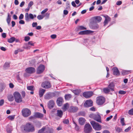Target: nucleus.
<instances>
[{"label":"nucleus","instance_id":"nucleus-52","mask_svg":"<svg viewBox=\"0 0 133 133\" xmlns=\"http://www.w3.org/2000/svg\"><path fill=\"white\" fill-rule=\"evenodd\" d=\"M28 44L29 45H30L31 46H34V44L33 43V42L32 41H29L28 42Z\"/></svg>","mask_w":133,"mask_h":133},{"label":"nucleus","instance_id":"nucleus-28","mask_svg":"<svg viewBox=\"0 0 133 133\" xmlns=\"http://www.w3.org/2000/svg\"><path fill=\"white\" fill-rule=\"evenodd\" d=\"M46 132L47 133H53L54 131V130L52 128H46Z\"/></svg>","mask_w":133,"mask_h":133},{"label":"nucleus","instance_id":"nucleus-4","mask_svg":"<svg viewBox=\"0 0 133 133\" xmlns=\"http://www.w3.org/2000/svg\"><path fill=\"white\" fill-rule=\"evenodd\" d=\"M90 123L94 129L96 130L99 131L101 129V126L98 123L93 121H91Z\"/></svg>","mask_w":133,"mask_h":133},{"label":"nucleus","instance_id":"nucleus-51","mask_svg":"<svg viewBox=\"0 0 133 133\" xmlns=\"http://www.w3.org/2000/svg\"><path fill=\"white\" fill-rule=\"evenodd\" d=\"M51 38L53 39H54L55 38L57 37V36L55 34H53L51 36Z\"/></svg>","mask_w":133,"mask_h":133},{"label":"nucleus","instance_id":"nucleus-55","mask_svg":"<svg viewBox=\"0 0 133 133\" xmlns=\"http://www.w3.org/2000/svg\"><path fill=\"white\" fill-rule=\"evenodd\" d=\"M48 9L47 8H46L44 10L42 11L41 12V14H43L45 13L48 10Z\"/></svg>","mask_w":133,"mask_h":133},{"label":"nucleus","instance_id":"nucleus-34","mask_svg":"<svg viewBox=\"0 0 133 133\" xmlns=\"http://www.w3.org/2000/svg\"><path fill=\"white\" fill-rule=\"evenodd\" d=\"M8 14V17L6 19V21L8 24L9 25L10 24V22L11 21V16L9 13Z\"/></svg>","mask_w":133,"mask_h":133},{"label":"nucleus","instance_id":"nucleus-33","mask_svg":"<svg viewBox=\"0 0 133 133\" xmlns=\"http://www.w3.org/2000/svg\"><path fill=\"white\" fill-rule=\"evenodd\" d=\"M15 40V38L14 37H12L9 39L8 40V41L10 43H12L14 42Z\"/></svg>","mask_w":133,"mask_h":133},{"label":"nucleus","instance_id":"nucleus-49","mask_svg":"<svg viewBox=\"0 0 133 133\" xmlns=\"http://www.w3.org/2000/svg\"><path fill=\"white\" fill-rule=\"evenodd\" d=\"M126 93V91L123 90H120L119 91V93L121 94H124Z\"/></svg>","mask_w":133,"mask_h":133},{"label":"nucleus","instance_id":"nucleus-19","mask_svg":"<svg viewBox=\"0 0 133 133\" xmlns=\"http://www.w3.org/2000/svg\"><path fill=\"white\" fill-rule=\"evenodd\" d=\"M113 74L114 75H119L120 73L118 68L116 67L114 68L113 69Z\"/></svg>","mask_w":133,"mask_h":133},{"label":"nucleus","instance_id":"nucleus-1","mask_svg":"<svg viewBox=\"0 0 133 133\" xmlns=\"http://www.w3.org/2000/svg\"><path fill=\"white\" fill-rule=\"evenodd\" d=\"M24 129L25 131L28 132H33L35 131L34 126L31 123H28L24 126Z\"/></svg>","mask_w":133,"mask_h":133},{"label":"nucleus","instance_id":"nucleus-21","mask_svg":"<svg viewBox=\"0 0 133 133\" xmlns=\"http://www.w3.org/2000/svg\"><path fill=\"white\" fill-rule=\"evenodd\" d=\"M46 90L45 89L41 88L40 89L39 91V96L40 97H42L43 95Z\"/></svg>","mask_w":133,"mask_h":133},{"label":"nucleus","instance_id":"nucleus-54","mask_svg":"<svg viewBox=\"0 0 133 133\" xmlns=\"http://www.w3.org/2000/svg\"><path fill=\"white\" fill-rule=\"evenodd\" d=\"M23 17H24V15H23V14H20V16L19 17V20H21V19H22L23 18Z\"/></svg>","mask_w":133,"mask_h":133},{"label":"nucleus","instance_id":"nucleus-53","mask_svg":"<svg viewBox=\"0 0 133 133\" xmlns=\"http://www.w3.org/2000/svg\"><path fill=\"white\" fill-rule=\"evenodd\" d=\"M33 2L32 1H30L29 4H28V7H29L30 8L33 5Z\"/></svg>","mask_w":133,"mask_h":133},{"label":"nucleus","instance_id":"nucleus-27","mask_svg":"<svg viewBox=\"0 0 133 133\" xmlns=\"http://www.w3.org/2000/svg\"><path fill=\"white\" fill-rule=\"evenodd\" d=\"M94 19L97 22H100L102 19V18L100 16H97L94 17Z\"/></svg>","mask_w":133,"mask_h":133},{"label":"nucleus","instance_id":"nucleus-63","mask_svg":"<svg viewBox=\"0 0 133 133\" xmlns=\"http://www.w3.org/2000/svg\"><path fill=\"white\" fill-rule=\"evenodd\" d=\"M68 13V11L66 10H64L63 11L64 14L65 15H67Z\"/></svg>","mask_w":133,"mask_h":133},{"label":"nucleus","instance_id":"nucleus-44","mask_svg":"<svg viewBox=\"0 0 133 133\" xmlns=\"http://www.w3.org/2000/svg\"><path fill=\"white\" fill-rule=\"evenodd\" d=\"M79 29V30H86V29L84 27L82 26H79L78 27Z\"/></svg>","mask_w":133,"mask_h":133},{"label":"nucleus","instance_id":"nucleus-15","mask_svg":"<svg viewBox=\"0 0 133 133\" xmlns=\"http://www.w3.org/2000/svg\"><path fill=\"white\" fill-rule=\"evenodd\" d=\"M93 32L90 30H86L79 32L78 34L80 35H84L92 33Z\"/></svg>","mask_w":133,"mask_h":133},{"label":"nucleus","instance_id":"nucleus-9","mask_svg":"<svg viewBox=\"0 0 133 133\" xmlns=\"http://www.w3.org/2000/svg\"><path fill=\"white\" fill-rule=\"evenodd\" d=\"M93 92L92 91H89L84 92L83 93V96L86 98H89L92 96Z\"/></svg>","mask_w":133,"mask_h":133},{"label":"nucleus","instance_id":"nucleus-26","mask_svg":"<svg viewBox=\"0 0 133 133\" xmlns=\"http://www.w3.org/2000/svg\"><path fill=\"white\" fill-rule=\"evenodd\" d=\"M131 72V70H123L122 71V74L123 75H125L130 74Z\"/></svg>","mask_w":133,"mask_h":133},{"label":"nucleus","instance_id":"nucleus-8","mask_svg":"<svg viewBox=\"0 0 133 133\" xmlns=\"http://www.w3.org/2000/svg\"><path fill=\"white\" fill-rule=\"evenodd\" d=\"M41 86L42 88H44L49 89L51 87V85L49 82L45 81L42 83Z\"/></svg>","mask_w":133,"mask_h":133},{"label":"nucleus","instance_id":"nucleus-42","mask_svg":"<svg viewBox=\"0 0 133 133\" xmlns=\"http://www.w3.org/2000/svg\"><path fill=\"white\" fill-rule=\"evenodd\" d=\"M124 118H122L121 119V123L122 126L125 125L124 123Z\"/></svg>","mask_w":133,"mask_h":133},{"label":"nucleus","instance_id":"nucleus-30","mask_svg":"<svg viewBox=\"0 0 133 133\" xmlns=\"http://www.w3.org/2000/svg\"><path fill=\"white\" fill-rule=\"evenodd\" d=\"M72 91L75 95H78L81 92L80 90L78 89L73 90Z\"/></svg>","mask_w":133,"mask_h":133},{"label":"nucleus","instance_id":"nucleus-3","mask_svg":"<svg viewBox=\"0 0 133 133\" xmlns=\"http://www.w3.org/2000/svg\"><path fill=\"white\" fill-rule=\"evenodd\" d=\"M89 116L90 118H93L97 122L102 123L101 117L98 114H91L89 115Z\"/></svg>","mask_w":133,"mask_h":133},{"label":"nucleus","instance_id":"nucleus-40","mask_svg":"<svg viewBox=\"0 0 133 133\" xmlns=\"http://www.w3.org/2000/svg\"><path fill=\"white\" fill-rule=\"evenodd\" d=\"M73 123L75 124V130L77 131L78 130H79V128L78 126L77 125V124L74 121H73Z\"/></svg>","mask_w":133,"mask_h":133},{"label":"nucleus","instance_id":"nucleus-60","mask_svg":"<svg viewBox=\"0 0 133 133\" xmlns=\"http://www.w3.org/2000/svg\"><path fill=\"white\" fill-rule=\"evenodd\" d=\"M4 103V100L3 99H1L0 100V106L2 105Z\"/></svg>","mask_w":133,"mask_h":133},{"label":"nucleus","instance_id":"nucleus-38","mask_svg":"<svg viewBox=\"0 0 133 133\" xmlns=\"http://www.w3.org/2000/svg\"><path fill=\"white\" fill-rule=\"evenodd\" d=\"M8 99L10 101H12L14 99V97L12 95H9L8 96Z\"/></svg>","mask_w":133,"mask_h":133},{"label":"nucleus","instance_id":"nucleus-57","mask_svg":"<svg viewBox=\"0 0 133 133\" xmlns=\"http://www.w3.org/2000/svg\"><path fill=\"white\" fill-rule=\"evenodd\" d=\"M29 16L30 18L31 19H34V16L32 14H29Z\"/></svg>","mask_w":133,"mask_h":133},{"label":"nucleus","instance_id":"nucleus-7","mask_svg":"<svg viewBox=\"0 0 133 133\" xmlns=\"http://www.w3.org/2000/svg\"><path fill=\"white\" fill-rule=\"evenodd\" d=\"M92 128L90 124L88 123L85 124L84 128V131L85 133H89L91 132Z\"/></svg>","mask_w":133,"mask_h":133},{"label":"nucleus","instance_id":"nucleus-10","mask_svg":"<svg viewBox=\"0 0 133 133\" xmlns=\"http://www.w3.org/2000/svg\"><path fill=\"white\" fill-rule=\"evenodd\" d=\"M45 66L43 65H40L38 68L37 72L38 74H40L43 72L44 70Z\"/></svg>","mask_w":133,"mask_h":133},{"label":"nucleus","instance_id":"nucleus-12","mask_svg":"<svg viewBox=\"0 0 133 133\" xmlns=\"http://www.w3.org/2000/svg\"><path fill=\"white\" fill-rule=\"evenodd\" d=\"M78 109L77 107L71 106L69 108L68 111L74 113L76 112Z\"/></svg>","mask_w":133,"mask_h":133},{"label":"nucleus","instance_id":"nucleus-18","mask_svg":"<svg viewBox=\"0 0 133 133\" xmlns=\"http://www.w3.org/2000/svg\"><path fill=\"white\" fill-rule=\"evenodd\" d=\"M105 18V20L104 22V25L105 26L111 20V18L109 17L108 16H104Z\"/></svg>","mask_w":133,"mask_h":133},{"label":"nucleus","instance_id":"nucleus-58","mask_svg":"<svg viewBox=\"0 0 133 133\" xmlns=\"http://www.w3.org/2000/svg\"><path fill=\"white\" fill-rule=\"evenodd\" d=\"M122 3L121 1H118L116 3V4L117 5H119L121 4Z\"/></svg>","mask_w":133,"mask_h":133},{"label":"nucleus","instance_id":"nucleus-20","mask_svg":"<svg viewBox=\"0 0 133 133\" xmlns=\"http://www.w3.org/2000/svg\"><path fill=\"white\" fill-rule=\"evenodd\" d=\"M115 86V84L112 83H110L108 86V88L111 91H114V88Z\"/></svg>","mask_w":133,"mask_h":133},{"label":"nucleus","instance_id":"nucleus-59","mask_svg":"<svg viewBox=\"0 0 133 133\" xmlns=\"http://www.w3.org/2000/svg\"><path fill=\"white\" fill-rule=\"evenodd\" d=\"M131 129V127H129L127 128L125 130V132H128Z\"/></svg>","mask_w":133,"mask_h":133},{"label":"nucleus","instance_id":"nucleus-23","mask_svg":"<svg viewBox=\"0 0 133 133\" xmlns=\"http://www.w3.org/2000/svg\"><path fill=\"white\" fill-rule=\"evenodd\" d=\"M85 122V120L84 118H80L79 119V123L81 125H83Z\"/></svg>","mask_w":133,"mask_h":133},{"label":"nucleus","instance_id":"nucleus-39","mask_svg":"<svg viewBox=\"0 0 133 133\" xmlns=\"http://www.w3.org/2000/svg\"><path fill=\"white\" fill-rule=\"evenodd\" d=\"M103 91L105 93H107L109 92L110 90V89L108 88H105L103 89Z\"/></svg>","mask_w":133,"mask_h":133},{"label":"nucleus","instance_id":"nucleus-56","mask_svg":"<svg viewBox=\"0 0 133 133\" xmlns=\"http://www.w3.org/2000/svg\"><path fill=\"white\" fill-rule=\"evenodd\" d=\"M21 94L23 97H24L25 96V93L24 91H22L21 93Z\"/></svg>","mask_w":133,"mask_h":133},{"label":"nucleus","instance_id":"nucleus-14","mask_svg":"<svg viewBox=\"0 0 133 133\" xmlns=\"http://www.w3.org/2000/svg\"><path fill=\"white\" fill-rule=\"evenodd\" d=\"M64 102L63 99L61 97H59L57 100V103L59 106H61L63 104Z\"/></svg>","mask_w":133,"mask_h":133},{"label":"nucleus","instance_id":"nucleus-29","mask_svg":"<svg viewBox=\"0 0 133 133\" xmlns=\"http://www.w3.org/2000/svg\"><path fill=\"white\" fill-rule=\"evenodd\" d=\"M12 130V127L10 125H8L6 128V130L8 132L11 133Z\"/></svg>","mask_w":133,"mask_h":133},{"label":"nucleus","instance_id":"nucleus-64","mask_svg":"<svg viewBox=\"0 0 133 133\" xmlns=\"http://www.w3.org/2000/svg\"><path fill=\"white\" fill-rule=\"evenodd\" d=\"M36 125L40 127L41 125V123L39 122L38 121L36 122Z\"/></svg>","mask_w":133,"mask_h":133},{"label":"nucleus","instance_id":"nucleus-45","mask_svg":"<svg viewBox=\"0 0 133 133\" xmlns=\"http://www.w3.org/2000/svg\"><path fill=\"white\" fill-rule=\"evenodd\" d=\"M128 113L130 115H133V108L129 110Z\"/></svg>","mask_w":133,"mask_h":133},{"label":"nucleus","instance_id":"nucleus-11","mask_svg":"<svg viewBox=\"0 0 133 133\" xmlns=\"http://www.w3.org/2000/svg\"><path fill=\"white\" fill-rule=\"evenodd\" d=\"M26 72L28 74H32L35 72L36 70L35 68L32 67L27 68L25 70Z\"/></svg>","mask_w":133,"mask_h":133},{"label":"nucleus","instance_id":"nucleus-2","mask_svg":"<svg viewBox=\"0 0 133 133\" xmlns=\"http://www.w3.org/2000/svg\"><path fill=\"white\" fill-rule=\"evenodd\" d=\"M15 101L17 103H19L22 101V98L20 94L18 92H15L13 94Z\"/></svg>","mask_w":133,"mask_h":133},{"label":"nucleus","instance_id":"nucleus-41","mask_svg":"<svg viewBox=\"0 0 133 133\" xmlns=\"http://www.w3.org/2000/svg\"><path fill=\"white\" fill-rule=\"evenodd\" d=\"M15 115L9 116L8 117V118L11 120H13L15 118Z\"/></svg>","mask_w":133,"mask_h":133},{"label":"nucleus","instance_id":"nucleus-16","mask_svg":"<svg viewBox=\"0 0 133 133\" xmlns=\"http://www.w3.org/2000/svg\"><path fill=\"white\" fill-rule=\"evenodd\" d=\"M34 116L36 118H41L43 116V114L39 112H35L34 113Z\"/></svg>","mask_w":133,"mask_h":133},{"label":"nucleus","instance_id":"nucleus-35","mask_svg":"<svg viewBox=\"0 0 133 133\" xmlns=\"http://www.w3.org/2000/svg\"><path fill=\"white\" fill-rule=\"evenodd\" d=\"M46 129V127H43L42 129L39 130L38 133H43L44 132Z\"/></svg>","mask_w":133,"mask_h":133},{"label":"nucleus","instance_id":"nucleus-48","mask_svg":"<svg viewBox=\"0 0 133 133\" xmlns=\"http://www.w3.org/2000/svg\"><path fill=\"white\" fill-rule=\"evenodd\" d=\"M66 9H68L70 8V2H69L68 1H67L66 2Z\"/></svg>","mask_w":133,"mask_h":133},{"label":"nucleus","instance_id":"nucleus-46","mask_svg":"<svg viewBox=\"0 0 133 133\" xmlns=\"http://www.w3.org/2000/svg\"><path fill=\"white\" fill-rule=\"evenodd\" d=\"M44 16L41 15H39L37 16V18L39 20H41L43 18Z\"/></svg>","mask_w":133,"mask_h":133},{"label":"nucleus","instance_id":"nucleus-43","mask_svg":"<svg viewBox=\"0 0 133 133\" xmlns=\"http://www.w3.org/2000/svg\"><path fill=\"white\" fill-rule=\"evenodd\" d=\"M3 66L4 68L9 67L10 66V64L8 63H5L4 64Z\"/></svg>","mask_w":133,"mask_h":133},{"label":"nucleus","instance_id":"nucleus-22","mask_svg":"<svg viewBox=\"0 0 133 133\" xmlns=\"http://www.w3.org/2000/svg\"><path fill=\"white\" fill-rule=\"evenodd\" d=\"M52 97L51 94L49 93L46 94L45 95L44 98L46 99H50Z\"/></svg>","mask_w":133,"mask_h":133},{"label":"nucleus","instance_id":"nucleus-13","mask_svg":"<svg viewBox=\"0 0 133 133\" xmlns=\"http://www.w3.org/2000/svg\"><path fill=\"white\" fill-rule=\"evenodd\" d=\"M93 105V102L92 101L90 100L85 101L84 104V106L85 107H88L92 106Z\"/></svg>","mask_w":133,"mask_h":133},{"label":"nucleus","instance_id":"nucleus-36","mask_svg":"<svg viewBox=\"0 0 133 133\" xmlns=\"http://www.w3.org/2000/svg\"><path fill=\"white\" fill-rule=\"evenodd\" d=\"M72 96L70 94H66L65 96V99L69 100L71 97Z\"/></svg>","mask_w":133,"mask_h":133},{"label":"nucleus","instance_id":"nucleus-47","mask_svg":"<svg viewBox=\"0 0 133 133\" xmlns=\"http://www.w3.org/2000/svg\"><path fill=\"white\" fill-rule=\"evenodd\" d=\"M30 38L29 36H25L24 37V40L25 41H28L30 39Z\"/></svg>","mask_w":133,"mask_h":133},{"label":"nucleus","instance_id":"nucleus-62","mask_svg":"<svg viewBox=\"0 0 133 133\" xmlns=\"http://www.w3.org/2000/svg\"><path fill=\"white\" fill-rule=\"evenodd\" d=\"M112 117V115L110 116L109 117H108L106 119V120L107 121H109L110 119H111Z\"/></svg>","mask_w":133,"mask_h":133},{"label":"nucleus","instance_id":"nucleus-61","mask_svg":"<svg viewBox=\"0 0 133 133\" xmlns=\"http://www.w3.org/2000/svg\"><path fill=\"white\" fill-rule=\"evenodd\" d=\"M37 24L36 22H33L32 24V26L33 27H35L36 26Z\"/></svg>","mask_w":133,"mask_h":133},{"label":"nucleus","instance_id":"nucleus-31","mask_svg":"<svg viewBox=\"0 0 133 133\" xmlns=\"http://www.w3.org/2000/svg\"><path fill=\"white\" fill-rule=\"evenodd\" d=\"M30 17L29 16V15L28 13H26L25 15V21L27 22H29L30 21Z\"/></svg>","mask_w":133,"mask_h":133},{"label":"nucleus","instance_id":"nucleus-6","mask_svg":"<svg viewBox=\"0 0 133 133\" xmlns=\"http://www.w3.org/2000/svg\"><path fill=\"white\" fill-rule=\"evenodd\" d=\"M22 112L23 116L25 117H28L31 114L30 110L27 108L23 109L22 110Z\"/></svg>","mask_w":133,"mask_h":133},{"label":"nucleus","instance_id":"nucleus-32","mask_svg":"<svg viewBox=\"0 0 133 133\" xmlns=\"http://www.w3.org/2000/svg\"><path fill=\"white\" fill-rule=\"evenodd\" d=\"M99 27V26L97 24H94L92 25V29H97Z\"/></svg>","mask_w":133,"mask_h":133},{"label":"nucleus","instance_id":"nucleus-25","mask_svg":"<svg viewBox=\"0 0 133 133\" xmlns=\"http://www.w3.org/2000/svg\"><path fill=\"white\" fill-rule=\"evenodd\" d=\"M69 106V104L68 103H66L62 107V109H63L64 111H65L67 110Z\"/></svg>","mask_w":133,"mask_h":133},{"label":"nucleus","instance_id":"nucleus-37","mask_svg":"<svg viewBox=\"0 0 133 133\" xmlns=\"http://www.w3.org/2000/svg\"><path fill=\"white\" fill-rule=\"evenodd\" d=\"M27 89L31 91H33L34 90V87L33 86H28L27 87Z\"/></svg>","mask_w":133,"mask_h":133},{"label":"nucleus","instance_id":"nucleus-5","mask_svg":"<svg viewBox=\"0 0 133 133\" xmlns=\"http://www.w3.org/2000/svg\"><path fill=\"white\" fill-rule=\"evenodd\" d=\"M105 101V98L102 96H99L96 98V103L98 105H100L103 104Z\"/></svg>","mask_w":133,"mask_h":133},{"label":"nucleus","instance_id":"nucleus-17","mask_svg":"<svg viewBox=\"0 0 133 133\" xmlns=\"http://www.w3.org/2000/svg\"><path fill=\"white\" fill-rule=\"evenodd\" d=\"M55 103L53 100L49 101L48 105V107L49 109H51L53 108L54 106Z\"/></svg>","mask_w":133,"mask_h":133},{"label":"nucleus","instance_id":"nucleus-50","mask_svg":"<svg viewBox=\"0 0 133 133\" xmlns=\"http://www.w3.org/2000/svg\"><path fill=\"white\" fill-rule=\"evenodd\" d=\"M63 123L65 124H68L69 123V120L68 119H66L63 121Z\"/></svg>","mask_w":133,"mask_h":133},{"label":"nucleus","instance_id":"nucleus-24","mask_svg":"<svg viewBox=\"0 0 133 133\" xmlns=\"http://www.w3.org/2000/svg\"><path fill=\"white\" fill-rule=\"evenodd\" d=\"M56 115L60 118H61L63 115V112L61 110H58L57 111Z\"/></svg>","mask_w":133,"mask_h":133}]
</instances>
